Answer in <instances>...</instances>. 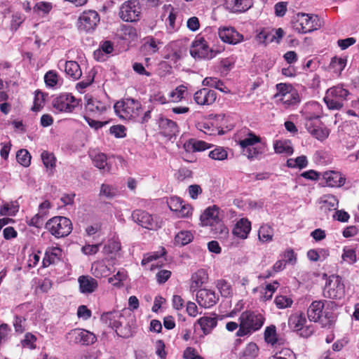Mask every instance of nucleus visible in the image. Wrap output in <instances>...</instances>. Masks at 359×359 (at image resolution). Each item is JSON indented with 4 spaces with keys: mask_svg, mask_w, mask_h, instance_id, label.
Masks as SVG:
<instances>
[{
    "mask_svg": "<svg viewBox=\"0 0 359 359\" xmlns=\"http://www.w3.org/2000/svg\"><path fill=\"white\" fill-rule=\"evenodd\" d=\"M121 38L123 40L134 41L137 39V32L135 27L124 25L121 28Z\"/></svg>",
    "mask_w": 359,
    "mask_h": 359,
    "instance_id": "e433bc0d",
    "label": "nucleus"
},
{
    "mask_svg": "<svg viewBox=\"0 0 359 359\" xmlns=\"http://www.w3.org/2000/svg\"><path fill=\"white\" fill-rule=\"evenodd\" d=\"M306 323V318L302 312H297L290 316L288 319L289 327L298 332Z\"/></svg>",
    "mask_w": 359,
    "mask_h": 359,
    "instance_id": "bb28decb",
    "label": "nucleus"
},
{
    "mask_svg": "<svg viewBox=\"0 0 359 359\" xmlns=\"http://www.w3.org/2000/svg\"><path fill=\"white\" fill-rule=\"evenodd\" d=\"M45 100V94L40 91H36L34 100V105L32 108V111H39L43 105Z\"/></svg>",
    "mask_w": 359,
    "mask_h": 359,
    "instance_id": "052dcab7",
    "label": "nucleus"
},
{
    "mask_svg": "<svg viewBox=\"0 0 359 359\" xmlns=\"http://www.w3.org/2000/svg\"><path fill=\"white\" fill-rule=\"evenodd\" d=\"M18 162L25 167H28L31 163V155L27 149H20L17 152Z\"/></svg>",
    "mask_w": 359,
    "mask_h": 359,
    "instance_id": "09e8293b",
    "label": "nucleus"
},
{
    "mask_svg": "<svg viewBox=\"0 0 359 359\" xmlns=\"http://www.w3.org/2000/svg\"><path fill=\"white\" fill-rule=\"evenodd\" d=\"M346 60L341 57H332L330 66L332 68L341 72L346 67Z\"/></svg>",
    "mask_w": 359,
    "mask_h": 359,
    "instance_id": "338daca9",
    "label": "nucleus"
},
{
    "mask_svg": "<svg viewBox=\"0 0 359 359\" xmlns=\"http://www.w3.org/2000/svg\"><path fill=\"white\" fill-rule=\"evenodd\" d=\"M252 5V0H234L233 8L236 12H245Z\"/></svg>",
    "mask_w": 359,
    "mask_h": 359,
    "instance_id": "6e6d98bb",
    "label": "nucleus"
},
{
    "mask_svg": "<svg viewBox=\"0 0 359 359\" xmlns=\"http://www.w3.org/2000/svg\"><path fill=\"white\" fill-rule=\"evenodd\" d=\"M114 108L116 114L121 118L129 120L138 116L141 104L134 99L126 98L116 102Z\"/></svg>",
    "mask_w": 359,
    "mask_h": 359,
    "instance_id": "6e6552de",
    "label": "nucleus"
},
{
    "mask_svg": "<svg viewBox=\"0 0 359 359\" xmlns=\"http://www.w3.org/2000/svg\"><path fill=\"white\" fill-rule=\"evenodd\" d=\"M209 157L215 161H224L228 157V152L222 147H217L209 152Z\"/></svg>",
    "mask_w": 359,
    "mask_h": 359,
    "instance_id": "37998d69",
    "label": "nucleus"
},
{
    "mask_svg": "<svg viewBox=\"0 0 359 359\" xmlns=\"http://www.w3.org/2000/svg\"><path fill=\"white\" fill-rule=\"evenodd\" d=\"M311 135L318 140L323 142L330 135V130L324 125V123H323Z\"/></svg>",
    "mask_w": 359,
    "mask_h": 359,
    "instance_id": "8fccbe9b",
    "label": "nucleus"
},
{
    "mask_svg": "<svg viewBox=\"0 0 359 359\" xmlns=\"http://www.w3.org/2000/svg\"><path fill=\"white\" fill-rule=\"evenodd\" d=\"M251 231V222L247 218L240 219L235 224L232 233L241 239H246Z\"/></svg>",
    "mask_w": 359,
    "mask_h": 359,
    "instance_id": "5701e85b",
    "label": "nucleus"
},
{
    "mask_svg": "<svg viewBox=\"0 0 359 359\" xmlns=\"http://www.w3.org/2000/svg\"><path fill=\"white\" fill-rule=\"evenodd\" d=\"M92 269H93V274L97 278L106 277L110 274L109 268L102 262L93 264Z\"/></svg>",
    "mask_w": 359,
    "mask_h": 359,
    "instance_id": "ea45409f",
    "label": "nucleus"
},
{
    "mask_svg": "<svg viewBox=\"0 0 359 359\" xmlns=\"http://www.w3.org/2000/svg\"><path fill=\"white\" fill-rule=\"evenodd\" d=\"M65 73L74 80H78L82 75V72L79 63L76 61L69 60L65 62Z\"/></svg>",
    "mask_w": 359,
    "mask_h": 359,
    "instance_id": "c756f323",
    "label": "nucleus"
},
{
    "mask_svg": "<svg viewBox=\"0 0 359 359\" xmlns=\"http://www.w3.org/2000/svg\"><path fill=\"white\" fill-rule=\"evenodd\" d=\"M41 157L44 166L50 172V174L52 175L56 166V158L54 154L47 151H43L41 153Z\"/></svg>",
    "mask_w": 359,
    "mask_h": 359,
    "instance_id": "72a5a7b5",
    "label": "nucleus"
},
{
    "mask_svg": "<svg viewBox=\"0 0 359 359\" xmlns=\"http://www.w3.org/2000/svg\"><path fill=\"white\" fill-rule=\"evenodd\" d=\"M186 91V88L181 85L177 87L174 90L170 92V97L172 98V102H180L184 97V94Z\"/></svg>",
    "mask_w": 359,
    "mask_h": 359,
    "instance_id": "680f3d73",
    "label": "nucleus"
},
{
    "mask_svg": "<svg viewBox=\"0 0 359 359\" xmlns=\"http://www.w3.org/2000/svg\"><path fill=\"white\" fill-rule=\"evenodd\" d=\"M79 283V290L81 293L90 294L93 293L98 287L96 279L90 276H81L78 278Z\"/></svg>",
    "mask_w": 359,
    "mask_h": 359,
    "instance_id": "b1692460",
    "label": "nucleus"
},
{
    "mask_svg": "<svg viewBox=\"0 0 359 359\" xmlns=\"http://www.w3.org/2000/svg\"><path fill=\"white\" fill-rule=\"evenodd\" d=\"M116 194V189L109 184H102L100 191V196L111 198Z\"/></svg>",
    "mask_w": 359,
    "mask_h": 359,
    "instance_id": "bf43d9fd",
    "label": "nucleus"
},
{
    "mask_svg": "<svg viewBox=\"0 0 359 359\" xmlns=\"http://www.w3.org/2000/svg\"><path fill=\"white\" fill-rule=\"evenodd\" d=\"M219 300L215 291L208 289H201L196 293V301L201 307L208 309L212 307Z\"/></svg>",
    "mask_w": 359,
    "mask_h": 359,
    "instance_id": "f3484780",
    "label": "nucleus"
},
{
    "mask_svg": "<svg viewBox=\"0 0 359 359\" xmlns=\"http://www.w3.org/2000/svg\"><path fill=\"white\" fill-rule=\"evenodd\" d=\"M259 353V348L255 343L250 342L245 348L243 355L245 359L255 358Z\"/></svg>",
    "mask_w": 359,
    "mask_h": 359,
    "instance_id": "49530a36",
    "label": "nucleus"
},
{
    "mask_svg": "<svg viewBox=\"0 0 359 359\" xmlns=\"http://www.w3.org/2000/svg\"><path fill=\"white\" fill-rule=\"evenodd\" d=\"M145 42L144 43V47L151 53H156L158 51L159 48L158 45L160 43L153 36H148L145 39Z\"/></svg>",
    "mask_w": 359,
    "mask_h": 359,
    "instance_id": "5fc2aeb1",
    "label": "nucleus"
},
{
    "mask_svg": "<svg viewBox=\"0 0 359 359\" xmlns=\"http://www.w3.org/2000/svg\"><path fill=\"white\" fill-rule=\"evenodd\" d=\"M193 238V235L190 231H182L176 235L175 242L179 245H185L191 242Z\"/></svg>",
    "mask_w": 359,
    "mask_h": 359,
    "instance_id": "de8ad7c7",
    "label": "nucleus"
},
{
    "mask_svg": "<svg viewBox=\"0 0 359 359\" xmlns=\"http://www.w3.org/2000/svg\"><path fill=\"white\" fill-rule=\"evenodd\" d=\"M183 358L184 359H203L198 355L196 348L193 347H187L183 353Z\"/></svg>",
    "mask_w": 359,
    "mask_h": 359,
    "instance_id": "774afa93",
    "label": "nucleus"
},
{
    "mask_svg": "<svg viewBox=\"0 0 359 359\" xmlns=\"http://www.w3.org/2000/svg\"><path fill=\"white\" fill-rule=\"evenodd\" d=\"M158 126L161 134L166 137L171 138L178 132V126L176 122L167 118H160Z\"/></svg>",
    "mask_w": 359,
    "mask_h": 359,
    "instance_id": "4be33fe9",
    "label": "nucleus"
},
{
    "mask_svg": "<svg viewBox=\"0 0 359 359\" xmlns=\"http://www.w3.org/2000/svg\"><path fill=\"white\" fill-rule=\"evenodd\" d=\"M264 152L265 147L264 145H257V144L242 151L243 154L250 161L259 159Z\"/></svg>",
    "mask_w": 359,
    "mask_h": 359,
    "instance_id": "7c9ffc66",
    "label": "nucleus"
},
{
    "mask_svg": "<svg viewBox=\"0 0 359 359\" xmlns=\"http://www.w3.org/2000/svg\"><path fill=\"white\" fill-rule=\"evenodd\" d=\"M274 150L277 154H285L291 155L293 153V148L286 141L277 140L274 144Z\"/></svg>",
    "mask_w": 359,
    "mask_h": 359,
    "instance_id": "58836bf2",
    "label": "nucleus"
},
{
    "mask_svg": "<svg viewBox=\"0 0 359 359\" xmlns=\"http://www.w3.org/2000/svg\"><path fill=\"white\" fill-rule=\"evenodd\" d=\"M46 216V212L37 213L28 222V225L39 228L43 225V218Z\"/></svg>",
    "mask_w": 359,
    "mask_h": 359,
    "instance_id": "0e129e2a",
    "label": "nucleus"
},
{
    "mask_svg": "<svg viewBox=\"0 0 359 359\" xmlns=\"http://www.w3.org/2000/svg\"><path fill=\"white\" fill-rule=\"evenodd\" d=\"M141 11L138 0H128L121 6L118 15L125 22H137L140 20Z\"/></svg>",
    "mask_w": 359,
    "mask_h": 359,
    "instance_id": "9b49d317",
    "label": "nucleus"
},
{
    "mask_svg": "<svg viewBox=\"0 0 359 359\" xmlns=\"http://www.w3.org/2000/svg\"><path fill=\"white\" fill-rule=\"evenodd\" d=\"M45 228L55 238H61L71 233L73 226L69 218L63 216H55L46 222Z\"/></svg>",
    "mask_w": 359,
    "mask_h": 359,
    "instance_id": "39448f33",
    "label": "nucleus"
},
{
    "mask_svg": "<svg viewBox=\"0 0 359 359\" xmlns=\"http://www.w3.org/2000/svg\"><path fill=\"white\" fill-rule=\"evenodd\" d=\"M264 339L268 344L274 345L277 342L276 329L274 325L267 327L264 331Z\"/></svg>",
    "mask_w": 359,
    "mask_h": 359,
    "instance_id": "603ef678",
    "label": "nucleus"
},
{
    "mask_svg": "<svg viewBox=\"0 0 359 359\" xmlns=\"http://www.w3.org/2000/svg\"><path fill=\"white\" fill-rule=\"evenodd\" d=\"M323 123L319 116L309 117L305 119L304 126L309 133L311 134Z\"/></svg>",
    "mask_w": 359,
    "mask_h": 359,
    "instance_id": "4c0bfd02",
    "label": "nucleus"
},
{
    "mask_svg": "<svg viewBox=\"0 0 359 359\" xmlns=\"http://www.w3.org/2000/svg\"><path fill=\"white\" fill-rule=\"evenodd\" d=\"M60 76L55 70H50L44 75L46 85L50 88L55 87L59 82Z\"/></svg>",
    "mask_w": 359,
    "mask_h": 359,
    "instance_id": "79ce46f5",
    "label": "nucleus"
},
{
    "mask_svg": "<svg viewBox=\"0 0 359 359\" xmlns=\"http://www.w3.org/2000/svg\"><path fill=\"white\" fill-rule=\"evenodd\" d=\"M100 21V17L96 11H84L79 17L78 29L85 32H93Z\"/></svg>",
    "mask_w": 359,
    "mask_h": 359,
    "instance_id": "f8f14e48",
    "label": "nucleus"
},
{
    "mask_svg": "<svg viewBox=\"0 0 359 359\" xmlns=\"http://www.w3.org/2000/svg\"><path fill=\"white\" fill-rule=\"evenodd\" d=\"M325 301H313L307 310V316L311 321L320 322L324 325H331L334 321L332 312L323 311Z\"/></svg>",
    "mask_w": 359,
    "mask_h": 359,
    "instance_id": "0eeeda50",
    "label": "nucleus"
},
{
    "mask_svg": "<svg viewBox=\"0 0 359 359\" xmlns=\"http://www.w3.org/2000/svg\"><path fill=\"white\" fill-rule=\"evenodd\" d=\"M218 34L223 42L229 44H237L243 40V36L233 27H220Z\"/></svg>",
    "mask_w": 359,
    "mask_h": 359,
    "instance_id": "a211bd4d",
    "label": "nucleus"
},
{
    "mask_svg": "<svg viewBox=\"0 0 359 359\" xmlns=\"http://www.w3.org/2000/svg\"><path fill=\"white\" fill-rule=\"evenodd\" d=\"M326 185L330 187H341L346 182V177L341 172L327 170L322 174Z\"/></svg>",
    "mask_w": 359,
    "mask_h": 359,
    "instance_id": "412c9836",
    "label": "nucleus"
},
{
    "mask_svg": "<svg viewBox=\"0 0 359 359\" xmlns=\"http://www.w3.org/2000/svg\"><path fill=\"white\" fill-rule=\"evenodd\" d=\"M184 147L187 151H202L210 148V144L203 140L190 139L184 143Z\"/></svg>",
    "mask_w": 359,
    "mask_h": 359,
    "instance_id": "cd10ccee",
    "label": "nucleus"
},
{
    "mask_svg": "<svg viewBox=\"0 0 359 359\" xmlns=\"http://www.w3.org/2000/svg\"><path fill=\"white\" fill-rule=\"evenodd\" d=\"M95 74L96 72L93 69H91L82 81L77 83L76 88L82 90L88 87L93 83Z\"/></svg>",
    "mask_w": 359,
    "mask_h": 359,
    "instance_id": "864d4df0",
    "label": "nucleus"
},
{
    "mask_svg": "<svg viewBox=\"0 0 359 359\" xmlns=\"http://www.w3.org/2000/svg\"><path fill=\"white\" fill-rule=\"evenodd\" d=\"M349 92L342 85H337L327 90L324 102L329 109L339 110L344 107Z\"/></svg>",
    "mask_w": 359,
    "mask_h": 359,
    "instance_id": "423d86ee",
    "label": "nucleus"
},
{
    "mask_svg": "<svg viewBox=\"0 0 359 359\" xmlns=\"http://www.w3.org/2000/svg\"><path fill=\"white\" fill-rule=\"evenodd\" d=\"M110 109V104L97 98L90 97L86 100L85 104L86 115L84 119L91 128L98 129L104 126L107 122L96 121L90 118H100L104 114Z\"/></svg>",
    "mask_w": 359,
    "mask_h": 359,
    "instance_id": "f03ea898",
    "label": "nucleus"
},
{
    "mask_svg": "<svg viewBox=\"0 0 359 359\" xmlns=\"http://www.w3.org/2000/svg\"><path fill=\"white\" fill-rule=\"evenodd\" d=\"M219 208L213 205L208 207L201 215L200 220L203 226H214L215 225L222 226V221L219 218Z\"/></svg>",
    "mask_w": 359,
    "mask_h": 359,
    "instance_id": "2eb2a0df",
    "label": "nucleus"
},
{
    "mask_svg": "<svg viewBox=\"0 0 359 359\" xmlns=\"http://www.w3.org/2000/svg\"><path fill=\"white\" fill-rule=\"evenodd\" d=\"M273 229L267 224H262L258 231L259 240L262 243H269L273 241Z\"/></svg>",
    "mask_w": 359,
    "mask_h": 359,
    "instance_id": "473e14b6",
    "label": "nucleus"
},
{
    "mask_svg": "<svg viewBox=\"0 0 359 359\" xmlns=\"http://www.w3.org/2000/svg\"><path fill=\"white\" fill-rule=\"evenodd\" d=\"M70 343L89 346L94 344L96 336L91 332L83 329H74L70 330L66 336Z\"/></svg>",
    "mask_w": 359,
    "mask_h": 359,
    "instance_id": "4468645a",
    "label": "nucleus"
},
{
    "mask_svg": "<svg viewBox=\"0 0 359 359\" xmlns=\"http://www.w3.org/2000/svg\"><path fill=\"white\" fill-rule=\"evenodd\" d=\"M265 318L257 311L247 310L239 316L240 328L236 331L238 337L250 335L259 330L264 323Z\"/></svg>",
    "mask_w": 359,
    "mask_h": 359,
    "instance_id": "7ed1b4c3",
    "label": "nucleus"
},
{
    "mask_svg": "<svg viewBox=\"0 0 359 359\" xmlns=\"http://www.w3.org/2000/svg\"><path fill=\"white\" fill-rule=\"evenodd\" d=\"M323 296L332 299H341L345 296V285L341 276H329L323 289Z\"/></svg>",
    "mask_w": 359,
    "mask_h": 359,
    "instance_id": "9d476101",
    "label": "nucleus"
},
{
    "mask_svg": "<svg viewBox=\"0 0 359 359\" xmlns=\"http://www.w3.org/2000/svg\"><path fill=\"white\" fill-rule=\"evenodd\" d=\"M62 255V250L59 248H51L46 251L43 259V266L48 267L50 264H53L60 260Z\"/></svg>",
    "mask_w": 359,
    "mask_h": 359,
    "instance_id": "a878e982",
    "label": "nucleus"
},
{
    "mask_svg": "<svg viewBox=\"0 0 359 359\" xmlns=\"http://www.w3.org/2000/svg\"><path fill=\"white\" fill-rule=\"evenodd\" d=\"M107 156L103 153L95 154L93 158L94 165L99 169H104L107 164Z\"/></svg>",
    "mask_w": 359,
    "mask_h": 359,
    "instance_id": "e2e57ef3",
    "label": "nucleus"
},
{
    "mask_svg": "<svg viewBox=\"0 0 359 359\" xmlns=\"http://www.w3.org/2000/svg\"><path fill=\"white\" fill-rule=\"evenodd\" d=\"M216 99V92L207 88L197 90L194 95V100L198 105H211Z\"/></svg>",
    "mask_w": 359,
    "mask_h": 359,
    "instance_id": "6ab92c4d",
    "label": "nucleus"
},
{
    "mask_svg": "<svg viewBox=\"0 0 359 359\" xmlns=\"http://www.w3.org/2000/svg\"><path fill=\"white\" fill-rule=\"evenodd\" d=\"M261 142L260 137L256 135L254 133L250 132L248 136L238 142V144L242 149V151L245 149L255 146Z\"/></svg>",
    "mask_w": 359,
    "mask_h": 359,
    "instance_id": "f704fd0d",
    "label": "nucleus"
},
{
    "mask_svg": "<svg viewBox=\"0 0 359 359\" xmlns=\"http://www.w3.org/2000/svg\"><path fill=\"white\" fill-rule=\"evenodd\" d=\"M291 24L293 29L299 34L312 32L321 26L317 15L305 13H298L294 15Z\"/></svg>",
    "mask_w": 359,
    "mask_h": 359,
    "instance_id": "20e7f679",
    "label": "nucleus"
},
{
    "mask_svg": "<svg viewBox=\"0 0 359 359\" xmlns=\"http://www.w3.org/2000/svg\"><path fill=\"white\" fill-rule=\"evenodd\" d=\"M126 128L122 125L112 126L109 128L110 133L114 135L116 138H122L126 136Z\"/></svg>",
    "mask_w": 359,
    "mask_h": 359,
    "instance_id": "69168bd1",
    "label": "nucleus"
},
{
    "mask_svg": "<svg viewBox=\"0 0 359 359\" xmlns=\"http://www.w3.org/2000/svg\"><path fill=\"white\" fill-rule=\"evenodd\" d=\"M202 85L203 86H208L210 88H216L221 92H226V89L224 82L217 77H205L202 81Z\"/></svg>",
    "mask_w": 359,
    "mask_h": 359,
    "instance_id": "c9c22d12",
    "label": "nucleus"
},
{
    "mask_svg": "<svg viewBox=\"0 0 359 359\" xmlns=\"http://www.w3.org/2000/svg\"><path fill=\"white\" fill-rule=\"evenodd\" d=\"M81 100L72 93H62L53 99V107L58 112L72 113L81 104Z\"/></svg>",
    "mask_w": 359,
    "mask_h": 359,
    "instance_id": "1a4fd4ad",
    "label": "nucleus"
},
{
    "mask_svg": "<svg viewBox=\"0 0 359 359\" xmlns=\"http://www.w3.org/2000/svg\"><path fill=\"white\" fill-rule=\"evenodd\" d=\"M197 323L200 325L203 334L207 335L217 326V320L216 317L203 316L197 320Z\"/></svg>",
    "mask_w": 359,
    "mask_h": 359,
    "instance_id": "c85d7f7f",
    "label": "nucleus"
},
{
    "mask_svg": "<svg viewBox=\"0 0 359 359\" xmlns=\"http://www.w3.org/2000/svg\"><path fill=\"white\" fill-rule=\"evenodd\" d=\"M322 203L323 207L329 210H336L338 207V199L332 194L325 195Z\"/></svg>",
    "mask_w": 359,
    "mask_h": 359,
    "instance_id": "c03bdc74",
    "label": "nucleus"
},
{
    "mask_svg": "<svg viewBox=\"0 0 359 359\" xmlns=\"http://www.w3.org/2000/svg\"><path fill=\"white\" fill-rule=\"evenodd\" d=\"M101 321L108 327L115 330L117 335L123 338H129L133 336V330L130 322L133 316L128 314L126 316L119 311H113L104 313L100 318Z\"/></svg>",
    "mask_w": 359,
    "mask_h": 359,
    "instance_id": "f257e3e1",
    "label": "nucleus"
},
{
    "mask_svg": "<svg viewBox=\"0 0 359 359\" xmlns=\"http://www.w3.org/2000/svg\"><path fill=\"white\" fill-rule=\"evenodd\" d=\"M276 307L279 309H283L291 307L293 300L291 297L285 295H277L274 299Z\"/></svg>",
    "mask_w": 359,
    "mask_h": 359,
    "instance_id": "a18cd8bd",
    "label": "nucleus"
},
{
    "mask_svg": "<svg viewBox=\"0 0 359 359\" xmlns=\"http://www.w3.org/2000/svg\"><path fill=\"white\" fill-rule=\"evenodd\" d=\"M300 97L297 90H293L283 98H279V101L283 104L285 109L297 105L300 102Z\"/></svg>",
    "mask_w": 359,
    "mask_h": 359,
    "instance_id": "2f4dec72",
    "label": "nucleus"
},
{
    "mask_svg": "<svg viewBox=\"0 0 359 359\" xmlns=\"http://www.w3.org/2000/svg\"><path fill=\"white\" fill-rule=\"evenodd\" d=\"M210 50L204 38L196 39L192 42L190 48L191 55L196 59L209 58Z\"/></svg>",
    "mask_w": 359,
    "mask_h": 359,
    "instance_id": "dca6fc26",
    "label": "nucleus"
},
{
    "mask_svg": "<svg viewBox=\"0 0 359 359\" xmlns=\"http://www.w3.org/2000/svg\"><path fill=\"white\" fill-rule=\"evenodd\" d=\"M208 275L204 269H199L192 274L191 278L190 290L195 292L208 281Z\"/></svg>",
    "mask_w": 359,
    "mask_h": 359,
    "instance_id": "393cba45",
    "label": "nucleus"
},
{
    "mask_svg": "<svg viewBox=\"0 0 359 359\" xmlns=\"http://www.w3.org/2000/svg\"><path fill=\"white\" fill-rule=\"evenodd\" d=\"M216 287L222 297H228L232 294L231 285L224 279L218 280L216 283Z\"/></svg>",
    "mask_w": 359,
    "mask_h": 359,
    "instance_id": "a19ab883",
    "label": "nucleus"
},
{
    "mask_svg": "<svg viewBox=\"0 0 359 359\" xmlns=\"http://www.w3.org/2000/svg\"><path fill=\"white\" fill-rule=\"evenodd\" d=\"M277 93L275 95V97L283 98L290 93V91L294 90L291 84L280 83L276 86Z\"/></svg>",
    "mask_w": 359,
    "mask_h": 359,
    "instance_id": "3c124183",
    "label": "nucleus"
},
{
    "mask_svg": "<svg viewBox=\"0 0 359 359\" xmlns=\"http://www.w3.org/2000/svg\"><path fill=\"white\" fill-rule=\"evenodd\" d=\"M168 205L171 211L176 212L180 217H188L191 215L192 208L179 197H170L168 201Z\"/></svg>",
    "mask_w": 359,
    "mask_h": 359,
    "instance_id": "aec40b11",
    "label": "nucleus"
},
{
    "mask_svg": "<svg viewBox=\"0 0 359 359\" xmlns=\"http://www.w3.org/2000/svg\"><path fill=\"white\" fill-rule=\"evenodd\" d=\"M276 36L272 35L270 32L266 29H262L257 35V39L259 42L267 44L275 40Z\"/></svg>",
    "mask_w": 359,
    "mask_h": 359,
    "instance_id": "13d9d810",
    "label": "nucleus"
},
{
    "mask_svg": "<svg viewBox=\"0 0 359 359\" xmlns=\"http://www.w3.org/2000/svg\"><path fill=\"white\" fill-rule=\"evenodd\" d=\"M131 217L135 223L149 230L155 231L161 227V222L144 210H135L133 212Z\"/></svg>",
    "mask_w": 359,
    "mask_h": 359,
    "instance_id": "ddd939ff",
    "label": "nucleus"
},
{
    "mask_svg": "<svg viewBox=\"0 0 359 359\" xmlns=\"http://www.w3.org/2000/svg\"><path fill=\"white\" fill-rule=\"evenodd\" d=\"M342 259L350 264H353L356 262V252L353 248H345L343 250L341 256Z\"/></svg>",
    "mask_w": 359,
    "mask_h": 359,
    "instance_id": "4d7b16f0",
    "label": "nucleus"
}]
</instances>
